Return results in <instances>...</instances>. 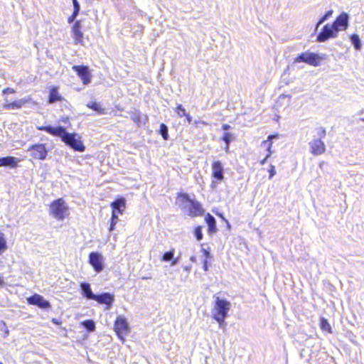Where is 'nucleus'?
<instances>
[{"instance_id":"obj_32","label":"nucleus","mask_w":364,"mask_h":364,"mask_svg":"<svg viewBox=\"0 0 364 364\" xmlns=\"http://www.w3.org/2000/svg\"><path fill=\"white\" fill-rule=\"evenodd\" d=\"M225 318H225V317L213 318L214 320H215L218 322L219 328L223 329V331H225L226 329V326H227V323L225 322Z\"/></svg>"},{"instance_id":"obj_31","label":"nucleus","mask_w":364,"mask_h":364,"mask_svg":"<svg viewBox=\"0 0 364 364\" xmlns=\"http://www.w3.org/2000/svg\"><path fill=\"white\" fill-rule=\"evenodd\" d=\"M117 220H118V215H117V213H115L114 210H112L109 231H112L114 230V225L117 223Z\"/></svg>"},{"instance_id":"obj_29","label":"nucleus","mask_w":364,"mask_h":364,"mask_svg":"<svg viewBox=\"0 0 364 364\" xmlns=\"http://www.w3.org/2000/svg\"><path fill=\"white\" fill-rule=\"evenodd\" d=\"M159 132L164 139L167 140L168 139V127L165 124L160 125Z\"/></svg>"},{"instance_id":"obj_2","label":"nucleus","mask_w":364,"mask_h":364,"mask_svg":"<svg viewBox=\"0 0 364 364\" xmlns=\"http://www.w3.org/2000/svg\"><path fill=\"white\" fill-rule=\"evenodd\" d=\"M231 306L230 302L224 299L216 297L211 309V317L213 318L221 317L227 318Z\"/></svg>"},{"instance_id":"obj_56","label":"nucleus","mask_w":364,"mask_h":364,"mask_svg":"<svg viewBox=\"0 0 364 364\" xmlns=\"http://www.w3.org/2000/svg\"><path fill=\"white\" fill-rule=\"evenodd\" d=\"M263 148L267 149V145H265V146H262Z\"/></svg>"},{"instance_id":"obj_15","label":"nucleus","mask_w":364,"mask_h":364,"mask_svg":"<svg viewBox=\"0 0 364 364\" xmlns=\"http://www.w3.org/2000/svg\"><path fill=\"white\" fill-rule=\"evenodd\" d=\"M213 176L218 180L223 179V167L220 161H215L212 165Z\"/></svg>"},{"instance_id":"obj_59","label":"nucleus","mask_w":364,"mask_h":364,"mask_svg":"<svg viewBox=\"0 0 364 364\" xmlns=\"http://www.w3.org/2000/svg\"><path fill=\"white\" fill-rule=\"evenodd\" d=\"M0 364H3V363H0Z\"/></svg>"},{"instance_id":"obj_21","label":"nucleus","mask_w":364,"mask_h":364,"mask_svg":"<svg viewBox=\"0 0 364 364\" xmlns=\"http://www.w3.org/2000/svg\"><path fill=\"white\" fill-rule=\"evenodd\" d=\"M205 221L208 225V232L210 233L215 232L216 231L215 219L210 214H208L205 216Z\"/></svg>"},{"instance_id":"obj_18","label":"nucleus","mask_w":364,"mask_h":364,"mask_svg":"<svg viewBox=\"0 0 364 364\" xmlns=\"http://www.w3.org/2000/svg\"><path fill=\"white\" fill-rule=\"evenodd\" d=\"M16 159L13 156H6L0 158V167L1 166H16Z\"/></svg>"},{"instance_id":"obj_7","label":"nucleus","mask_w":364,"mask_h":364,"mask_svg":"<svg viewBox=\"0 0 364 364\" xmlns=\"http://www.w3.org/2000/svg\"><path fill=\"white\" fill-rule=\"evenodd\" d=\"M104 257L98 252H91L89 255V262L97 272L104 269Z\"/></svg>"},{"instance_id":"obj_25","label":"nucleus","mask_w":364,"mask_h":364,"mask_svg":"<svg viewBox=\"0 0 364 364\" xmlns=\"http://www.w3.org/2000/svg\"><path fill=\"white\" fill-rule=\"evenodd\" d=\"M352 44L354 46L355 49L360 50L361 48V43L360 38L358 34L353 33L350 37Z\"/></svg>"},{"instance_id":"obj_51","label":"nucleus","mask_w":364,"mask_h":364,"mask_svg":"<svg viewBox=\"0 0 364 364\" xmlns=\"http://www.w3.org/2000/svg\"><path fill=\"white\" fill-rule=\"evenodd\" d=\"M191 261L192 262H195L196 261V257L194 256H192L191 258H190Z\"/></svg>"},{"instance_id":"obj_52","label":"nucleus","mask_w":364,"mask_h":364,"mask_svg":"<svg viewBox=\"0 0 364 364\" xmlns=\"http://www.w3.org/2000/svg\"><path fill=\"white\" fill-rule=\"evenodd\" d=\"M228 149H229V146H228V144H226V146H225V150H226V151H228Z\"/></svg>"},{"instance_id":"obj_22","label":"nucleus","mask_w":364,"mask_h":364,"mask_svg":"<svg viewBox=\"0 0 364 364\" xmlns=\"http://www.w3.org/2000/svg\"><path fill=\"white\" fill-rule=\"evenodd\" d=\"M87 107L95 110L99 114H105V109L102 108L100 105L96 102H90L87 103Z\"/></svg>"},{"instance_id":"obj_27","label":"nucleus","mask_w":364,"mask_h":364,"mask_svg":"<svg viewBox=\"0 0 364 364\" xmlns=\"http://www.w3.org/2000/svg\"><path fill=\"white\" fill-rule=\"evenodd\" d=\"M60 96L59 95L58 91L55 89L51 90L49 95V102L54 103L60 100Z\"/></svg>"},{"instance_id":"obj_19","label":"nucleus","mask_w":364,"mask_h":364,"mask_svg":"<svg viewBox=\"0 0 364 364\" xmlns=\"http://www.w3.org/2000/svg\"><path fill=\"white\" fill-rule=\"evenodd\" d=\"M95 299L99 304H104L106 305L105 310L109 309L114 301V297H90Z\"/></svg>"},{"instance_id":"obj_41","label":"nucleus","mask_w":364,"mask_h":364,"mask_svg":"<svg viewBox=\"0 0 364 364\" xmlns=\"http://www.w3.org/2000/svg\"><path fill=\"white\" fill-rule=\"evenodd\" d=\"M15 92V90L12 88H9V87H7L6 89H4L3 90V93L4 94H6V93H14Z\"/></svg>"},{"instance_id":"obj_49","label":"nucleus","mask_w":364,"mask_h":364,"mask_svg":"<svg viewBox=\"0 0 364 364\" xmlns=\"http://www.w3.org/2000/svg\"><path fill=\"white\" fill-rule=\"evenodd\" d=\"M52 322L56 325H58L60 323V321L57 318H53Z\"/></svg>"},{"instance_id":"obj_43","label":"nucleus","mask_w":364,"mask_h":364,"mask_svg":"<svg viewBox=\"0 0 364 364\" xmlns=\"http://www.w3.org/2000/svg\"><path fill=\"white\" fill-rule=\"evenodd\" d=\"M5 285L4 277L0 274V287H3Z\"/></svg>"},{"instance_id":"obj_40","label":"nucleus","mask_w":364,"mask_h":364,"mask_svg":"<svg viewBox=\"0 0 364 364\" xmlns=\"http://www.w3.org/2000/svg\"><path fill=\"white\" fill-rule=\"evenodd\" d=\"M202 252H203V254H204V255H205V257L206 258L211 257V255H210V252L208 250H205V248L203 247L202 248Z\"/></svg>"},{"instance_id":"obj_23","label":"nucleus","mask_w":364,"mask_h":364,"mask_svg":"<svg viewBox=\"0 0 364 364\" xmlns=\"http://www.w3.org/2000/svg\"><path fill=\"white\" fill-rule=\"evenodd\" d=\"M24 102L25 101L23 100H19L18 101L10 103L6 102L4 105V108L6 109H20Z\"/></svg>"},{"instance_id":"obj_20","label":"nucleus","mask_w":364,"mask_h":364,"mask_svg":"<svg viewBox=\"0 0 364 364\" xmlns=\"http://www.w3.org/2000/svg\"><path fill=\"white\" fill-rule=\"evenodd\" d=\"M278 137H279L278 134L269 135V136H268L267 139L263 141L261 144V146H265V145H267V149H266V150L268 152L267 154H269V156L272 154V139H277Z\"/></svg>"},{"instance_id":"obj_12","label":"nucleus","mask_w":364,"mask_h":364,"mask_svg":"<svg viewBox=\"0 0 364 364\" xmlns=\"http://www.w3.org/2000/svg\"><path fill=\"white\" fill-rule=\"evenodd\" d=\"M27 301L29 304L36 305L43 309L50 307V302L45 300L43 297H27Z\"/></svg>"},{"instance_id":"obj_24","label":"nucleus","mask_w":364,"mask_h":364,"mask_svg":"<svg viewBox=\"0 0 364 364\" xmlns=\"http://www.w3.org/2000/svg\"><path fill=\"white\" fill-rule=\"evenodd\" d=\"M320 328L323 332L330 333H332L331 325L329 324L328 321L324 318H320Z\"/></svg>"},{"instance_id":"obj_34","label":"nucleus","mask_w":364,"mask_h":364,"mask_svg":"<svg viewBox=\"0 0 364 364\" xmlns=\"http://www.w3.org/2000/svg\"><path fill=\"white\" fill-rule=\"evenodd\" d=\"M194 235L197 240L200 241L203 239L202 228L200 226L197 227L194 230Z\"/></svg>"},{"instance_id":"obj_10","label":"nucleus","mask_w":364,"mask_h":364,"mask_svg":"<svg viewBox=\"0 0 364 364\" xmlns=\"http://www.w3.org/2000/svg\"><path fill=\"white\" fill-rule=\"evenodd\" d=\"M337 29L332 24L325 25L320 32V42L326 41L330 38H334L338 36Z\"/></svg>"},{"instance_id":"obj_11","label":"nucleus","mask_w":364,"mask_h":364,"mask_svg":"<svg viewBox=\"0 0 364 364\" xmlns=\"http://www.w3.org/2000/svg\"><path fill=\"white\" fill-rule=\"evenodd\" d=\"M348 19L349 16L347 13L342 12L338 16L336 17L333 23V26L339 31H346L348 27Z\"/></svg>"},{"instance_id":"obj_47","label":"nucleus","mask_w":364,"mask_h":364,"mask_svg":"<svg viewBox=\"0 0 364 364\" xmlns=\"http://www.w3.org/2000/svg\"><path fill=\"white\" fill-rule=\"evenodd\" d=\"M185 117H186V120L188 121V123L192 122V117L190 114H186V115Z\"/></svg>"},{"instance_id":"obj_33","label":"nucleus","mask_w":364,"mask_h":364,"mask_svg":"<svg viewBox=\"0 0 364 364\" xmlns=\"http://www.w3.org/2000/svg\"><path fill=\"white\" fill-rule=\"evenodd\" d=\"M7 245L4 238V235L0 232V253L6 250Z\"/></svg>"},{"instance_id":"obj_57","label":"nucleus","mask_w":364,"mask_h":364,"mask_svg":"<svg viewBox=\"0 0 364 364\" xmlns=\"http://www.w3.org/2000/svg\"><path fill=\"white\" fill-rule=\"evenodd\" d=\"M33 296H39V295H38V294H33Z\"/></svg>"},{"instance_id":"obj_48","label":"nucleus","mask_w":364,"mask_h":364,"mask_svg":"<svg viewBox=\"0 0 364 364\" xmlns=\"http://www.w3.org/2000/svg\"><path fill=\"white\" fill-rule=\"evenodd\" d=\"M203 269L205 271L208 270V261L205 260L203 262Z\"/></svg>"},{"instance_id":"obj_6","label":"nucleus","mask_w":364,"mask_h":364,"mask_svg":"<svg viewBox=\"0 0 364 364\" xmlns=\"http://www.w3.org/2000/svg\"><path fill=\"white\" fill-rule=\"evenodd\" d=\"M318 56L317 54L311 52H305L296 57L294 60V63L304 62L309 65L316 66L318 64Z\"/></svg>"},{"instance_id":"obj_13","label":"nucleus","mask_w":364,"mask_h":364,"mask_svg":"<svg viewBox=\"0 0 364 364\" xmlns=\"http://www.w3.org/2000/svg\"><path fill=\"white\" fill-rule=\"evenodd\" d=\"M130 118L134 121L137 126H140L141 124H145L147 120L146 115L141 114L138 110L132 111L129 112Z\"/></svg>"},{"instance_id":"obj_17","label":"nucleus","mask_w":364,"mask_h":364,"mask_svg":"<svg viewBox=\"0 0 364 364\" xmlns=\"http://www.w3.org/2000/svg\"><path fill=\"white\" fill-rule=\"evenodd\" d=\"M111 206L116 213H122L125 208V200L124 198L116 200L112 203Z\"/></svg>"},{"instance_id":"obj_35","label":"nucleus","mask_w":364,"mask_h":364,"mask_svg":"<svg viewBox=\"0 0 364 364\" xmlns=\"http://www.w3.org/2000/svg\"><path fill=\"white\" fill-rule=\"evenodd\" d=\"M232 139V134L228 132H225L223 136V140L225 142V144H228V146H229L230 141Z\"/></svg>"},{"instance_id":"obj_42","label":"nucleus","mask_w":364,"mask_h":364,"mask_svg":"<svg viewBox=\"0 0 364 364\" xmlns=\"http://www.w3.org/2000/svg\"><path fill=\"white\" fill-rule=\"evenodd\" d=\"M78 14H75V12L73 11V14L68 18V22L71 23L73 22L75 18L77 17Z\"/></svg>"},{"instance_id":"obj_4","label":"nucleus","mask_w":364,"mask_h":364,"mask_svg":"<svg viewBox=\"0 0 364 364\" xmlns=\"http://www.w3.org/2000/svg\"><path fill=\"white\" fill-rule=\"evenodd\" d=\"M29 156L34 159L45 160L48 156V150L45 144L38 143L31 144L28 147Z\"/></svg>"},{"instance_id":"obj_39","label":"nucleus","mask_w":364,"mask_h":364,"mask_svg":"<svg viewBox=\"0 0 364 364\" xmlns=\"http://www.w3.org/2000/svg\"><path fill=\"white\" fill-rule=\"evenodd\" d=\"M269 178H272L276 174L274 166L270 165V168L269 170Z\"/></svg>"},{"instance_id":"obj_55","label":"nucleus","mask_w":364,"mask_h":364,"mask_svg":"<svg viewBox=\"0 0 364 364\" xmlns=\"http://www.w3.org/2000/svg\"><path fill=\"white\" fill-rule=\"evenodd\" d=\"M201 123L203 124H206V123L205 122H203V121L201 122Z\"/></svg>"},{"instance_id":"obj_58","label":"nucleus","mask_w":364,"mask_h":364,"mask_svg":"<svg viewBox=\"0 0 364 364\" xmlns=\"http://www.w3.org/2000/svg\"><path fill=\"white\" fill-rule=\"evenodd\" d=\"M1 263V261L0 260V264Z\"/></svg>"},{"instance_id":"obj_26","label":"nucleus","mask_w":364,"mask_h":364,"mask_svg":"<svg viewBox=\"0 0 364 364\" xmlns=\"http://www.w3.org/2000/svg\"><path fill=\"white\" fill-rule=\"evenodd\" d=\"M81 325L90 332L93 331L95 328V323L92 320L84 321Z\"/></svg>"},{"instance_id":"obj_54","label":"nucleus","mask_w":364,"mask_h":364,"mask_svg":"<svg viewBox=\"0 0 364 364\" xmlns=\"http://www.w3.org/2000/svg\"><path fill=\"white\" fill-rule=\"evenodd\" d=\"M361 122H364V117L363 118H360V119Z\"/></svg>"},{"instance_id":"obj_37","label":"nucleus","mask_w":364,"mask_h":364,"mask_svg":"<svg viewBox=\"0 0 364 364\" xmlns=\"http://www.w3.org/2000/svg\"><path fill=\"white\" fill-rule=\"evenodd\" d=\"M316 141H314V143H311V146L312 149L311 151L314 155H318V146L316 144Z\"/></svg>"},{"instance_id":"obj_36","label":"nucleus","mask_w":364,"mask_h":364,"mask_svg":"<svg viewBox=\"0 0 364 364\" xmlns=\"http://www.w3.org/2000/svg\"><path fill=\"white\" fill-rule=\"evenodd\" d=\"M72 1H73V7H74L73 11L75 12V14H78L80 9V4L77 1V0H72Z\"/></svg>"},{"instance_id":"obj_28","label":"nucleus","mask_w":364,"mask_h":364,"mask_svg":"<svg viewBox=\"0 0 364 364\" xmlns=\"http://www.w3.org/2000/svg\"><path fill=\"white\" fill-rule=\"evenodd\" d=\"M173 256H174V250L168 251L163 255L161 261H163V262L171 261L173 259Z\"/></svg>"},{"instance_id":"obj_14","label":"nucleus","mask_w":364,"mask_h":364,"mask_svg":"<svg viewBox=\"0 0 364 364\" xmlns=\"http://www.w3.org/2000/svg\"><path fill=\"white\" fill-rule=\"evenodd\" d=\"M80 28V22L76 21L73 26V36L75 43H82L83 33L81 32Z\"/></svg>"},{"instance_id":"obj_9","label":"nucleus","mask_w":364,"mask_h":364,"mask_svg":"<svg viewBox=\"0 0 364 364\" xmlns=\"http://www.w3.org/2000/svg\"><path fill=\"white\" fill-rule=\"evenodd\" d=\"M73 70L77 73L84 85H88L90 83L92 75L87 66L74 65L73 66Z\"/></svg>"},{"instance_id":"obj_46","label":"nucleus","mask_w":364,"mask_h":364,"mask_svg":"<svg viewBox=\"0 0 364 364\" xmlns=\"http://www.w3.org/2000/svg\"><path fill=\"white\" fill-rule=\"evenodd\" d=\"M269 157H270V156H269V154H267V155H266V156H265V158H264L263 160H262V161H261V162H260V163H261V164H262V165H264V164H265V162L267 161V160Z\"/></svg>"},{"instance_id":"obj_16","label":"nucleus","mask_w":364,"mask_h":364,"mask_svg":"<svg viewBox=\"0 0 364 364\" xmlns=\"http://www.w3.org/2000/svg\"><path fill=\"white\" fill-rule=\"evenodd\" d=\"M83 296H112L109 293H103L101 294H95L92 292L90 285L88 283H82L80 284Z\"/></svg>"},{"instance_id":"obj_45","label":"nucleus","mask_w":364,"mask_h":364,"mask_svg":"<svg viewBox=\"0 0 364 364\" xmlns=\"http://www.w3.org/2000/svg\"><path fill=\"white\" fill-rule=\"evenodd\" d=\"M231 127L229 124H225L223 125V129L225 131L229 130Z\"/></svg>"},{"instance_id":"obj_1","label":"nucleus","mask_w":364,"mask_h":364,"mask_svg":"<svg viewBox=\"0 0 364 364\" xmlns=\"http://www.w3.org/2000/svg\"><path fill=\"white\" fill-rule=\"evenodd\" d=\"M36 129L38 130L45 131L53 136L60 137L63 142L75 151L82 152L85 149V146L80 140V137L76 134L67 132L66 129L63 127H53L51 126H37Z\"/></svg>"},{"instance_id":"obj_44","label":"nucleus","mask_w":364,"mask_h":364,"mask_svg":"<svg viewBox=\"0 0 364 364\" xmlns=\"http://www.w3.org/2000/svg\"><path fill=\"white\" fill-rule=\"evenodd\" d=\"M171 261H172V262H171V266H175V265H176V264H178V257H177V258H176V259H173Z\"/></svg>"},{"instance_id":"obj_30","label":"nucleus","mask_w":364,"mask_h":364,"mask_svg":"<svg viewBox=\"0 0 364 364\" xmlns=\"http://www.w3.org/2000/svg\"><path fill=\"white\" fill-rule=\"evenodd\" d=\"M175 112L179 117H185L187 114L185 108L180 104L176 107Z\"/></svg>"},{"instance_id":"obj_38","label":"nucleus","mask_w":364,"mask_h":364,"mask_svg":"<svg viewBox=\"0 0 364 364\" xmlns=\"http://www.w3.org/2000/svg\"><path fill=\"white\" fill-rule=\"evenodd\" d=\"M333 14V10L328 11L325 15L320 18V24L323 22L324 21L327 20L330 16H331Z\"/></svg>"},{"instance_id":"obj_50","label":"nucleus","mask_w":364,"mask_h":364,"mask_svg":"<svg viewBox=\"0 0 364 364\" xmlns=\"http://www.w3.org/2000/svg\"><path fill=\"white\" fill-rule=\"evenodd\" d=\"M199 123H200V122H199V121H195V122H194V124H195V126H196V127H198V124H199Z\"/></svg>"},{"instance_id":"obj_8","label":"nucleus","mask_w":364,"mask_h":364,"mask_svg":"<svg viewBox=\"0 0 364 364\" xmlns=\"http://www.w3.org/2000/svg\"><path fill=\"white\" fill-rule=\"evenodd\" d=\"M183 197L188 201V215L191 217H196L201 215L203 213V210L201 205L198 201L189 198L187 194H184Z\"/></svg>"},{"instance_id":"obj_53","label":"nucleus","mask_w":364,"mask_h":364,"mask_svg":"<svg viewBox=\"0 0 364 364\" xmlns=\"http://www.w3.org/2000/svg\"><path fill=\"white\" fill-rule=\"evenodd\" d=\"M318 28V22L316 24V29Z\"/></svg>"},{"instance_id":"obj_5","label":"nucleus","mask_w":364,"mask_h":364,"mask_svg":"<svg viewBox=\"0 0 364 364\" xmlns=\"http://www.w3.org/2000/svg\"><path fill=\"white\" fill-rule=\"evenodd\" d=\"M114 331L118 337L124 341V336L130 332L129 324L124 318L122 316L117 318L114 323Z\"/></svg>"},{"instance_id":"obj_3","label":"nucleus","mask_w":364,"mask_h":364,"mask_svg":"<svg viewBox=\"0 0 364 364\" xmlns=\"http://www.w3.org/2000/svg\"><path fill=\"white\" fill-rule=\"evenodd\" d=\"M49 211L55 219L63 220L68 215V207L63 199L59 198L50 204Z\"/></svg>"}]
</instances>
